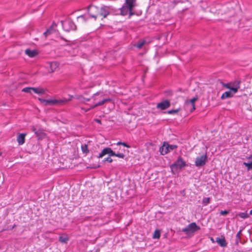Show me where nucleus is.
I'll use <instances>...</instances> for the list:
<instances>
[{"label": "nucleus", "instance_id": "obj_1", "mask_svg": "<svg viewBox=\"0 0 252 252\" xmlns=\"http://www.w3.org/2000/svg\"><path fill=\"white\" fill-rule=\"evenodd\" d=\"M73 98L72 95H69V98H63L59 99H45L41 98H38V100L41 103L44 104L45 105H61L67 103L68 101H70Z\"/></svg>", "mask_w": 252, "mask_h": 252}, {"label": "nucleus", "instance_id": "obj_2", "mask_svg": "<svg viewBox=\"0 0 252 252\" xmlns=\"http://www.w3.org/2000/svg\"><path fill=\"white\" fill-rule=\"evenodd\" d=\"M107 154H108L109 157L115 156L122 158H124L125 157L124 153H120L119 152H116L115 151H113L111 148L106 147L103 149L101 152L99 154L98 158H101Z\"/></svg>", "mask_w": 252, "mask_h": 252}, {"label": "nucleus", "instance_id": "obj_3", "mask_svg": "<svg viewBox=\"0 0 252 252\" xmlns=\"http://www.w3.org/2000/svg\"><path fill=\"white\" fill-rule=\"evenodd\" d=\"M187 166V164L185 161L184 160L183 158L179 156L176 161L170 165V168L172 173H174L177 172L178 169H181Z\"/></svg>", "mask_w": 252, "mask_h": 252}, {"label": "nucleus", "instance_id": "obj_4", "mask_svg": "<svg viewBox=\"0 0 252 252\" xmlns=\"http://www.w3.org/2000/svg\"><path fill=\"white\" fill-rule=\"evenodd\" d=\"M62 25L63 28L66 32H68L70 31H75L76 30V26L70 19L62 21Z\"/></svg>", "mask_w": 252, "mask_h": 252}, {"label": "nucleus", "instance_id": "obj_5", "mask_svg": "<svg viewBox=\"0 0 252 252\" xmlns=\"http://www.w3.org/2000/svg\"><path fill=\"white\" fill-rule=\"evenodd\" d=\"M178 147L176 145H169L168 143L164 142L162 146L159 149V151L162 155H165Z\"/></svg>", "mask_w": 252, "mask_h": 252}, {"label": "nucleus", "instance_id": "obj_6", "mask_svg": "<svg viewBox=\"0 0 252 252\" xmlns=\"http://www.w3.org/2000/svg\"><path fill=\"white\" fill-rule=\"evenodd\" d=\"M200 229V227L196 224L194 222L189 224L186 227L182 229V231L187 234L190 233H194Z\"/></svg>", "mask_w": 252, "mask_h": 252}, {"label": "nucleus", "instance_id": "obj_7", "mask_svg": "<svg viewBox=\"0 0 252 252\" xmlns=\"http://www.w3.org/2000/svg\"><path fill=\"white\" fill-rule=\"evenodd\" d=\"M220 84L223 87H225L227 89H229L230 91H232L234 93H237L240 88V81H237L236 82H234L233 85V86H231V83H224L221 81H220Z\"/></svg>", "mask_w": 252, "mask_h": 252}, {"label": "nucleus", "instance_id": "obj_8", "mask_svg": "<svg viewBox=\"0 0 252 252\" xmlns=\"http://www.w3.org/2000/svg\"><path fill=\"white\" fill-rule=\"evenodd\" d=\"M88 13L89 17L96 19L99 17V8L96 6H90L88 8Z\"/></svg>", "mask_w": 252, "mask_h": 252}, {"label": "nucleus", "instance_id": "obj_9", "mask_svg": "<svg viewBox=\"0 0 252 252\" xmlns=\"http://www.w3.org/2000/svg\"><path fill=\"white\" fill-rule=\"evenodd\" d=\"M207 161V156L206 154L202 155L196 158L195 161V165L196 167H202L204 166Z\"/></svg>", "mask_w": 252, "mask_h": 252}, {"label": "nucleus", "instance_id": "obj_10", "mask_svg": "<svg viewBox=\"0 0 252 252\" xmlns=\"http://www.w3.org/2000/svg\"><path fill=\"white\" fill-rule=\"evenodd\" d=\"M135 2L136 0H126V2L124 3L128 8H129V17L134 15V13L133 12V8L135 5Z\"/></svg>", "mask_w": 252, "mask_h": 252}, {"label": "nucleus", "instance_id": "obj_11", "mask_svg": "<svg viewBox=\"0 0 252 252\" xmlns=\"http://www.w3.org/2000/svg\"><path fill=\"white\" fill-rule=\"evenodd\" d=\"M171 105L170 102L169 100H164L157 105V108L160 109L161 110H164L169 108Z\"/></svg>", "mask_w": 252, "mask_h": 252}, {"label": "nucleus", "instance_id": "obj_12", "mask_svg": "<svg viewBox=\"0 0 252 252\" xmlns=\"http://www.w3.org/2000/svg\"><path fill=\"white\" fill-rule=\"evenodd\" d=\"M109 8L106 6H103L99 8V17L106 18L109 14Z\"/></svg>", "mask_w": 252, "mask_h": 252}, {"label": "nucleus", "instance_id": "obj_13", "mask_svg": "<svg viewBox=\"0 0 252 252\" xmlns=\"http://www.w3.org/2000/svg\"><path fill=\"white\" fill-rule=\"evenodd\" d=\"M198 99L197 97H193L189 101H187L186 105L188 107H190V111L192 112L195 109V102Z\"/></svg>", "mask_w": 252, "mask_h": 252}, {"label": "nucleus", "instance_id": "obj_14", "mask_svg": "<svg viewBox=\"0 0 252 252\" xmlns=\"http://www.w3.org/2000/svg\"><path fill=\"white\" fill-rule=\"evenodd\" d=\"M111 101H112V99L110 98L103 99L101 101H99L98 102L96 103L95 105L92 106L90 108H89L87 110H86V111H87L89 110L94 109L98 106H101V105L104 104L106 102H111Z\"/></svg>", "mask_w": 252, "mask_h": 252}, {"label": "nucleus", "instance_id": "obj_15", "mask_svg": "<svg viewBox=\"0 0 252 252\" xmlns=\"http://www.w3.org/2000/svg\"><path fill=\"white\" fill-rule=\"evenodd\" d=\"M25 53L31 58H33L38 54V52L37 50H32L30 49H27L25 50Z\"/></svg>", "mask_w": 252, "mask_h": 252}, {"label": "nucleus", "instance_id": "obj_16", "mask_svg": "<svg viewBox=\"0 0 252 252\" xmlns=\"http://www.w3.org/2000/svg\"><path fill=\"white\" fill-rule=\"evenodd\" d=\"M236 93H234L232 91H230V90H229L228 91H226L222 94L221 95V96L220 97V98L221 99H225L226 98L232 97L233 96L234 94Z\"/></svg>", "mask_w": 252, "mask_h": 252}, {"label": "nucleus", "instance_id": "obj_17", "mask_svg": "<svg viewBox=\"0 0 252 252\" xmlns=\"http://www.w3.org/2000/svg\"><path fill=\"white\" fill-rule=\"evenodd\" d=\"M36 136L38 140H42L44 138L46 135V133L44 132L42 129H38L37 132H35Z\"/></svg>", "mask_w": 252, "mask_h": 252}, {"label": "nucleus", "instance_id": "obj_18", "mask_svg": "<svg viewBox=\"0 0 252 252\" xmlns=\"http://www.w3.org/2000/svg\"><path fill=\"white\" fill-rule=\"evenodd\" d=\"M26 133H20L17 137V140L19 145H23L25 141Z\"/></svg>", "mask_w": 252, "mask_h": 252}, {"label": "nucleus", "instance_id": "obj_19", "mask_svg": "<svg viewBox=\"0 0 252 252\" xmlns=\"http://www.w3.org/2000/svg\"><path fill=\"white\" fill-rule=\"evenodd\" d=\"M216 242L222 247H225L227 246V243L224 236H222V238L217 237Z\"/></svg>", "mask_w": 252, "mask_h": 252}, {"label": "nucleus", "instance_id": "obj_20", "mask_svg": "<svg viewBox=\"0 0 252 252\" xmlns=\"http://www.w3.org/2000/svg\"><path fill=\"white\" fill-rule=\"evenodd\" d=\"M120 14L122 16H125L128 13L129 14V8L124 4L123 6L119 9Z\"/></svg>", "mask_w": 252, "mask_h": 252}, {"label": "nucleus", "instance_id": "obj_21", "mask_svg": "<svg viewBox=\"0 0 252 252\" xmlns=\"http://www.w3.org/2000/svg\"><path fill=\"white\" fill-rule=\"evenodd\" d=\"M32 91H33L35 93L38 94H45V90L41 88L32 87Z\"/></svg>", "mask_w": 252, "mask_h": 252}, {"label": "nucleus", "instance_id": "obj_22", "mask_svg": "<svg viewBox=\"0 0 252 252\" xmlns=\"http://www.w3.org/2000/svg\"><path fill=\"white\" fill-rule=\"evenodd\" d=\"M148 43L146 40H139L137 44H135L134 46L136 47L138 49H141L143 45Z\"/></svg>", "mask_w": 252, "mask_h": 252}, {"label": "nucleus", "instance_id": "obj_23", "mask_svg": "<svg viewBox=\"0 0 252 252\" xmlns=\"http://www.w3.org/2000/svg\"><path fill=\"white\" fill-rule=\"evenodd\" d=\"M242 235V230H240L236 235L235 244L238 245V244L241 242V236Z\"/></svg>", "mask_w": 252, "mask_h": 252}, {"label": "nucleus", "instance_id": "obj_24", "mask_svg": "<svg viewBox=\"0 0 252 252\" xmlns=\"http://www.w3.org/2000/svg\"><path fill=\"white\" fill-rule=\"evenodd\" d=\"M59 240L62 243L66 244L69 240V238L67 236H60L59 238Z\"/></svg>", "mask_w": 252, "mask_h": 252}, {"label": "nucleus", "instance_id": "obj_25", "mask_svg": "<svg viewBox=\"0 0 252 252\" xmlns=\"http://www.w3.org/2000/svg\"><path fill=\"white\" fill-rule=\"evenodd\" d=\"M81 150H82V152L84 154H85L86 155H87V154H88L89 153V150L88 149V147L87 144H85L84 145H82Z\"/></svg>", "mask_w": 252, "mask_h": 252}, {"label": "nucleus", "instance_id": "obj_26", "mask_svg": "<svg viewBox=\"0 0 252 252\" xmlns=\"http://www.w3.org/2000/svg\"><path fill=\"white\" fill-rule=\"evenodd\" d=\"M160 236V231L158 229H156L154 233L153 234V238L154 239H159Z\"/></svg>", "mask_w": 252, "mask_h": 252}, {"label": "nucleus", "instance_id": "obj_27", "mask_svg": "<svg viewBox=\"0 0 252 252\" xmlns=\"http://www.w3.org/2000/svg\"><path fill=\"white\" fill-rule=\"evenodd\" d=\"M238 216L243 219H246L249 217V215L247 213V211L245 212L240 213L238 214Z\"/></svg>", "mask_w": 252, "mask_h": 252}, {"label": "nucleus", "instance_id": "obj_28", "mask_svg": "<svg viewBox=\"0 0 252 252\" xmlns=\"http://www.w3.org/2000/svg\"><path fill=\"white\" fill-rule=\"evenodd\" d=\"M53 31V29L52 27V26L50 27V28L47 29L44 32V35L45 37H47L48 35L51 34L52 33V32Z\"/></svg>", "mask_w": 252, "mask_h": 252}, {"label": "nucleus", "instance_id": "obj_29", "mask_svg": "<svg viewBox=\"0 0 252 252\" xmlns=\"http://www.w3.org/2000/svg\"><path fill=\"white\" fill-rule=\"evenodd\" d=\"M243 165L247 167L248 170H252V161L250 162H244Z\"/></svg>", "mask_w": 252, "mask_h": 252}, {"label": "nucleus", "instance_id": "obj_30", "mask_svg": "<svg viewBox=\"0 0 252 252\" xmlns=\"http://www.w3.org/2000/svg\"><path fill=\"white\" fill-rule=\"evenodd\" d=\"M211 198L210 197H204L202 200V204L206 206L210 202Z\"/></svg>", "mask_w": 252, "mask_h": 252}, {"label": "nucleus", "instance_id": "obj_31", "mask_svg": "<svg viewBox=\"0 0 252 252\" xmlns=\"http://www.w3.org/2000/svg\"><path fill=\"white\" fill-rule=\"evenodd\" d=\"M32 87H26L22 89V91L26 93H31Z\"/></svg>", "mask_w": 252, "mask_h": 252}, {"label": "nucleus", "instance_id": "obj_32", "mask_svg": "<svg viewBox=\"0 0 252 252\" xmlns=\"http://www.w3.org/2000/svg\"><path fill=\"white\" fill-rule=\"evenodd\" d=\"M180 110V109H173L169 110L167 112V113L169 114H174L175 113H178Z\"/></svg>", "mask_w": 252, "mask_h": 252}, {"label": "nucleus", "instance_id": "obj_33", "mask_svg": "<svg viewBox=\"0 0 252 252\" xmlns=\"http://www.w3.org/2000/svg\"><path fill=\"white\" fill-rule=\"evenodd\" d=\"M50 67L52 71H53L54 69H55L57 67V63L56 62L51 63L50 64Z\"/></svg>", "mask_w": 252, "mask_h": 252}, {"label": "nucleus", "instance_id": "obj_34", "mask_svg": "<svg viewBox=\"0 0 252 252\" xmlns=\"http://www.w3.org/2000/svg\"><path fill=\"white\" fill-rule=\"evenodd\" d=\"M117 146H119L120 145H123L124 147H127V148H130V146L127 144V143L125 142H118L117 144Z\"/></svg>", "mask_w": 252, "mask_h": 252}, {"label": "nucleus", "instance_id": "obj_35", "mask_svg": "<svg viewBox=\"0 0 252 252\" xmlns=\"http://www.w3.org/2000/svg\"><path fill=\"white\" fill-rule=\"evenodd\" d=\"M89 17H87L86 15H82L77 17L78 19H82L83 21H85Z\"/></svg>", "mask_w": 252, "mask_h": 252}, {"label": "nucleus", "instance_id": "obj_36", "mask_svg": "<svg viewBox=\"0 0 252 252\" xmlns=\"http://www.w3.org/2000/svg\"><path fill=\"white\" fill-rule=\"evenodd\" d=\"M78 98L80 99L81 101L83 102H85L86 101H89L91 99L90 98H86L82 96H80Z\"/></svg>", "mask_w": 252, "mask_h": 252}, {"label": "nucleus", "instance_id": "obj_37", "mask_svg": "<svg viewBox=\"0 0 252 252\" xmlns=\"http://www.w3.org/2000/svg\"><path fill=\"white\" fill-rule=\"evenodd\" d=\"M229 213V210H223V211H221L220 212V215H222V216H224V215H226L227 214H228Z\"/></svg>", "mask_w": 252, "mask_h": 252}, {"label": "nucleus", "instance_id": "obj_38", "mask_svg": "<svg viewBox=\"0 0 252 252\" xmlns=\"http://www.w3.org/2000/svg\"><path fill=\"white\" fill-rule=\"evenodd\" d=\"M103 162L108 161L109 162H112L113 161V159L110 158V157H108L107 158H104L103 160Z\"/></svg>", "mask_w": 252, "mask_h": 252}, {"label": "nucleus", "instance_id": "obj_39", "mask_svg": "<svg viewBox=\"0 0 252 252\" xmlns=\"http://www.w3.org/2000/svg\"><path fill=\"white\" fill-rule=\"evenodd\" d=\"M31 129H32V131L34 132L35 134V132H37V131L36 128L34 126H32V127Z\"/></svg>", "mask_w": 252, "mask_h": 252}, {"label": "nucleus", "instance_id": "obj_40", "mask_svg": "<svg viewBox=\"0 0 252 252\" xmlns=\"http://www.w3.org/2000/svg\"><path fill=\"white\" fill-rule=\"evenodd\" d=\"M94 121L98 124H101V121L100 119H94Z\"/></svg>", "mask_w": 252, "mask_h": 252}, {"label": "nucleus", "instance_id": "obj_41", "mask_svg": "<svg viewBox=\"0 0 252 252\" xmlns=\"http://www.w3.org/2000/svg\"><path fill=\"white\" fill-rule=\"evenodd\" d=\"M125 150L124 149H121V148L120 147L119 148V149H118V152H119L120 153H123V152H125Z\"/></svg>", "mask_w": 252, "mask_h": 252}, {"label": "nucleus", "instance_id": "obj_42", "mask_svg": "<svg viewBox=\"0 0 252 252\" xmlns=\"http://www.w3.org/2000/svg\"><path fill=\"white\" fill-rule=\"evenodd\" d=\"M99 167H100V165L97 164V165H94L92 167V168H94V169H96V168H99Z\"/></svg>", "mask_w": 252, "mask_h": 252}, {"label": "nucleus", "instance_id": "obj_43", "mask_svg": "<svg viewBox=\"0 0 252 252\" xmlns=\"http://www.w3.org/2000/svg\"><path fill=\"white\" fill-rule=\"evenodd\" d=\"M234 252H244L243 251H240V250L237 249Z\"/></svg>", "mask_w": 252, "mask_h": 252}, {"label": "nucleus", "instance_id": "obj_44", "mask_svg": "<svg viewBox=\"0 0 252 252\" xmlns=\"http://www.w3.org/2000/svg\"><path fill=\"white\" fill-rule=\"evenodd\" d=\"M250 215H252V209L250 212Z\"/></svg>", "mask_w": 252, "mask_h": 252}, {"label": "nucleus", "instance_id": "obj_45", "mask_svg": "<svg viewBox=\"0 0 252 252\" xmlns=\"http://www.w3.org/2000/svg\"><path fill=\"white\" fill-rule=\"evenodd\" d=\"M98 94H99V93H98V92H97V93H96V94H94V95H97Z\"/></svg>", "mask_w": 252, "mask_h": 252}, {"label": "nucleus", "instance_id": "obj_46", "mask_svg": "<svg viewBox=\"0 0 252 252\" xmlns=\"http://www.w3.org/2000/svg\"><path fill=\"white\" fill-rule=\"evenodd\" d=\"M117 149H118L117 148H114V150H117Z\"/></svg>", "mask_w": 252, "mask_h": 252}, {"label": "nucleus", "instance_id": "obj_47", "mask_svg": "<svg viewBox=\"0 0 252 252\" xmlns=\"http://www.w3.org/2000/svg\"><path fill=\"white\" fill-rule=\"evenodd\" d=\"M251 179H252V175L251 177Z\"/></svg>", "mask_w": 252, "mask_h": 252}]
</instances>
